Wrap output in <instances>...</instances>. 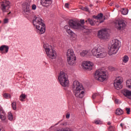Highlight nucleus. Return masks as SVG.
Here are the masks:
<instances>
[{
    "instance_id": "1",
    "label": "nucleus",
    "mask_w": 131,
    "mask_h": 131,
    "mask_svg": "<svg viewBox=\"0 0 131 131\" xmlns=\"http://www.w3.org/2000/svg\"><path fill=\"white\" fill-rule=\"evenodd\" d=\"M33 24L36 30L39 34H43L46 32V24L43 23V20L39 17L34 16Z\"/></svg>"
},
{
    "instance_id": "2",
    "label": "nucleus",
    "mask_w": 131,
    "mask_h": 131,
    "mask_svg": "<svg viewBox=\"0 0 131 131\" xmlns=\"http://www.w3.org/2000/svg\"><path fill=\"white\" fill-rule=\"evenodd\" d=\"M73 92L75 97L82 99L84 97V90L83 86L78 81H74L73 83Z\"/></svg>"
},
{
    "instance_id": "3",
    "label": "nucleus",
    "mask_w": 131,
    "mask_h": 131,
    "mask_svg": "<svg viewBox=\"0 0 131 131\" xmlns=\"http://www.w3.org/2000/svg\"><path fill=\"white\" fill-rule=\"evenodd\" d=\"M120 48V41L117 39H114L111 42V46L108 47V54L110 56L117 54Z\"/></svg>"
},
{
    "instance_id": "4",
    "label": "nucleus",
    "mask_w": 131,
    "mask_h": 131,
    "mask_svg": "<svg viewBox=\"0 0 131 131\" xmlns=\"http://www.w3.org/2000/svg\"><path fill=\"white\" fill-rule=\"evenodd\" d=\"M84 19H81L80 21L77 20L71 19L69 21V26H71L73 29H88V27H84Z\"/></svg>"
},
{
    "instance_id": "5",
    "label": "nucleus",
    "mask_w": 131,
    "mask_h": 131,
    "mask_svg": "<svg viewBox=\"0 0 131 131\" xmlns=\"http://www.w3.org/2000/svg\"><path fill=\"white\" fill-rule=\"evenodd\" d=\"M92 53L94 57L101 59L105 58L107 56V52L105 51V49L102 47H94L92 50Z\"/></svg>"
},
{
    "instance_id": "6",
    "label": "nucleus",
    "mask_w": 131,
    "mask_h": 131,
    "mask_svg": "<svg viewBox=\"0 0 131 131\" xmlns=\"http://www.w3.org/2000/svg\"><path fill=\"white\" fill-rule=\"evenodd\" d=\"M103 14L100 13L97 16H93V18H88L87 20H85L86 23H90L91 26H94V25H96V26H98L99 25L101 24V23H103L104 22V19L102 20V18H103Z\"/></svg>"
},
{
    "instance_id": "7",
    "label": "nucleus",
    "mask_w": 131,
    "mask_h": 131,
    "mask_svg": "<svg viewBox=\"0 0 131 131\" xmlns=\"http://www.w3.org/2000/svg\"><path fill=\"white\" fill-rule=\"evenodd\" d=\"M43 49L49 58H50V59H56L57 58V52L53 49V47L51 45L45 43Z\"/></svg>"
},
{
    "instance_id": "8",
    "label": "nucleus",
    "mask_w": 131,
    "mask_h": 131,
    "mask_svg": "<svg viewBox=\"0 0 131 131\" xmlns=\"http://www.w3.org/2000/svg\"><path fill=\"white\" fill-rule=\"evenodd\" d=\"M67 62L70 66H74L76 64V56L72 49H69L67 52Z\"/></svg>"
},
{
    "instance_id": "9",
    "label": "nucleus",
    "mask_w": 131,
    "mask_h": 131,
    "mask_svg": "<svg viewBox=\"0 0 131 131\" xmlns=\"http://www.w3.org/2000/svg\"><path fill=\"white\" fill-rule=\"evenodd\" d=\"M94 77L96 80L103 82L108 78V74L106 71L98 70L95 72Z\"/></svg>"
},
{
    "instance_id": "10",
    "label": "nucleus",
    "mask_w": 131,
    "mask_h": 131,
    "mask_svg": "<svg viewBox=\"0 0 131 131\" xmlns=\"http://www.w3.org/2000/svg\"><path fill=\"white\" fill-rule=\"evenodd\" d=\"M58 80L62 86H68L69 85V80L68 75L63 71H61L58 76Z\"/></svg>"
},
{
    "instance_id": "11",
    "label": "nucleus",
    "mask_w": 131,
    "mask_h": 131,
    "mask_svg": "<svg viewBox=\"0 0 131 131\" xmlns=\"http://www.w3.org/2000/svg\"><path fill=\"white\" fill-rule=\"evenodd\" d=\"M11 3L7 0H2L1 4V9L4 13L8 12L9 9L11 8L10 6Z\"/></svg>"
},
{
    "instance_id": "12",
    "label": "nucleus",
    "mask_w": 131,
    "mask_h": 131,
    "mask_svg": "<svg viewBox=\"0 0 131 131\" xmlns=\"http://www.w3.org/2000/svg\"><path fill=\"white\" fill-rule=\"evenodd\" d=\"M115 26L118 30H121V29L125 28L126 24H125L123 19H118L115 21Z\"/></svg>"
},
{
    "instance_id": "13",
    "label": "nucleus",
    "mask_w": 131,
    "mask_h": 131,
    "mask_svg": "<svg viewBox=\"0 0 131 131\" xmlns=\"http://www.w3.org/2000/svg\"><path fill=\"white\" fill-rule=\"evenodd\" d=\"M123 79L121 77H118L114 80V85L116 90H119L122 89V82Z\"/></svg>"
},
{
    "instance_id": "14",
    "label": "nucleus",
    "mask_w": 131,
    "mask_h": 131,
    "mask_svg": "<svg viewBox=\"0 0 131 131\" xmlns=\"http://www.w3.org/2000/svg\"><path fill=\"white\" fill-rule=\"evenodd\" d=\"M82 67L85 70L91 71V70H92L93 67H94V63L90 61H83L82 63Z\"/></svg>"
},
{
    "instance_id": "15",
    "label": "nucleus",
    "mask_w": 131,
    "mask_h": 131,
    "mask_svg": "<svg viewBox=\"0 0 131 131\" xmlns=\"http://www.w3.org/2000/svg\"><path fill=\"white\" fill-rule=\"evenodd\" d=\"M70 27L71 28H72L71 27V26H69V25H67L64 26V29L67 32V33H68V34H69V35H70V36L72 38H74V39H76V34H75L74 32H73L72 31H71Z\"/></svg>"
},
{
    "instance_id": "16",
    "label": "nucleus",
    "mask_w": 131,
    "mask_h": 131,
    "mask_svg": "<svg viewBox=\"0 0 131 131\" xmlns=\"http://www.w3.org/2000/svg\"><path fill=\"white\" fill-rule=\"evenodd\" d=\"M58 124H59V126H61V127H66V126H68L70 125V123H69V122L68 121L60 120L59 121L56 123L54 125L51 126L50 128H52L56 126V125H58Z\"/></svg>"
},
{
    "instance_id": "17",
    "label": "nucleus",
    "mask_w": 131,
    "mask_h": 131,
    "mask_svg": "<svg viewBox=\"0 0 131 131\" xmlns=\"http://www.w3.org/2000/svg\"><path fill=\"white\" fill-rule=\"evenodd\" d=\"M23 12L24 14H29L30 12V2L27 1L24 3Z\"/></svg>"
},
{
    "instance_id": "18",
    "label": "nucleus",
    "mask_w": 131,
    "mask_h": 131,
    "mask_svg": "<svg viewBox=\"0 0 131 131\" xmlns=\"http://www.w3.org/2000/svg\"><path fill=\"white\" fill-rule=\"evenodd\" d=\"M98 37L100 39H107L108 36L107 35V32L104 29H102L98 32Z\"/></svg>"
},
{
    "instance_id": "19",
    "label": "nucleus",
    "mask_w": 131,
    "mask_h": 131,
    "mask_svg": "<svg viewBox=\"0 0 131 131\" xmlns=\"http://www.w3.org/2000/svg\"><path fill=\"white\" fill-rule=\"evenodd\" d=\"M53 3V0H40V4L44 8H49Z\"/></svg>"
},
{
    "instance_id": "20",
    "label": "nucleus",
    "mask_w": 131,
    "mask_h": 131,
    "mask_svg": "<svg viewBox=\"0 0 131 131\" xmlns=\"http://www.w3.org/2000/svg\"><path fill=\"white\" fill-rule=\"evenodd\" d=\"M0 119L3 121L7 119V114H6L5 111L2 108L0 109Z\"/></svg>"
},
{
    "instance_id": "21",
    "label": "nucleus",
    "mask_w": 131,
    "mask_h": 131,
    "mask_svg": "<svg viewBox=\"0 0 131 131\" xmlns=\"http://www.w3.org/2000/svg\"><path fill=\"white\" fill-rule=\"evenodd\" d=\"M122 94L126 97V98H128V99H130L131 97V91L127 90H123L122 91Z\"/></svg>"
},
{
    "instance_id": "22",
    "label": "nucleus",
    "mask_w": 131,
    "mask_h": 131,
    "mask_svg": "<svg viewBox=\"0 0 131 131\" xmlns=\"http://www.w3.org/2000/svg\"><path fill=\"white\" fill-rule=\"evenodd\" d=\"M5 50V53H8L9 52V46L7 45H3L0 47V51L2 52Z\"/></svg>"
},
{
    "instance_id": "23",
    "label": "nucleus",
    "mask_w": 131,
    "mask_h": 131,
    "mask_svg": "<svg viewBox=\"0 0 131 131\" xmlns=\"http://www.w3.org/2000/svg\"><path fill=\"white\" fill-rule=\"evenodd\" d=\"M55 131H73L70 127H67L61 129L57 128Z\"/></svg>"
},
{
    "instance_id": "24",
    "label": "nucleus",
    "mask_w": 131,
    "mask_h": 131,
    "mask_svg": "<svg viewBox=\"0 0 131 131\" xmlns=\"http://www.w3.org/2000/svg\"><path fill=\"white\" fill-rule=\"evenodd\" d=\"M26 99V94H21L19 96V100L21 102H24L25 99Z\"/></svg>"
},
{
    "instance_id": "25",
    "label": "nucleus",
    "mask_w": 131,
    "mask_h": 131,
    "mask_svg": "<svg viewBox=\"0 0 131 131\" xmlns=\"http://www.w3.org/2000/svg\"><path fill=\"white\" fill-rule=\"evenodd\" d=\"M123 114V110L120 108H117L116 111V114L117 115H122Z\"/></svg>"
},
{
    "instance_id": "26",
    "label": "nucleus",
    "mask_w": 131,
    "mask_h": 131,
    "mask_svg": "<svg viewBox=\"0 0 131 131\" xmlns=\"http://www.w3.org/2000/svg\"><path fill=\"white\" fill-rule=\"evenodd\" d=\"M8 118L9 120L10 121H13V119H14V117L13 116V114H12V113L9 112L8 114Z\"/></svg>"
},
{
    "instance_id": "27",
    "label": "nucleus",
    "mask_w": 131,
    "mask_h": 131,
    "mask_svg": "<svg viewBox=\"0 0 131 131\" xmlns=\"http://www.w3.org/2000/svg\"><path fill=\"white\" fill-rule=\"evenodd\" d=\"M126 86L129 90H131V79H128L126 81Z\"/></svg>"
},
{
    "instance_id": "28",
    "label": "nucleus",
    "mask_w": 131,
    "mask_h": 131,
    "mask_svg": "<svg viewBox=\"0 0 131 131\" xmlns=\"http://www.w3.org/2000/svg\"><path fill=\"white\" fill-rule=\"evenodd\" d=\"M128 56L127 55H124V57L122 58V61L123 63H127L129 60Z\"/></svg>"
},
{
    "instance_id": "29",
    "label": "nucleus",
    "mask_w": 131,
    "mask_h": 131,
    "mask_svg": "<svg viewBox=\"0 0 131 131\" xmlns=\"http://www.w3.org/2000/svg\"><path fill=\"white\" fill-rule=\"evenodd\" d=\"M88 53H89V52L86 50H83V51H82L80 55V56H81V57H85V56H86V55H88Z\"/></svg>"
},
{
    "instance_id": "30",
    "label": "nucleus",
    "mask_w": 131,
    "mask_h": 131,
    "mask_svg": "<svg viewBox=\"0 0 131 131\" xmlns=\"http://www.w3.org/2000/svg\"><path fill=\"white\" fill-rule=\"evenodd\" d=\"M121 13L122 15H127L128 14V9L123 8Z\"/></svg>"
},
{
    "instance_id": "31",
    "label": "nucleus",
    "mask_w": 131,
    "mask_h": 131,
    "mask_svg": "<svg viewBox=\"0 0 131 131\" xmlns=\"http://www.w3.org/2000/svg\"><path fill=\"white\" fill-rule=\"evenodd\" d=\"M3 97L5 99H10V98H11V95L10 94H8V93L3 94Z\"/></svg>"
},
{
    "instance_id": "32",
    "label": "nucleus",
    "mask_w": 131,
    "mask_h": 131,
    "mask_svg": "<svg viewBox=\"0 0 131 131\" xmlns=\"http://www.w3.org/2000/svg\"><path fill=\"white\" fill-rule=\"evenodd\" d=\"M11 106H12V109H13L14 110H16L17 103H16V102H12L11 104Z\"/></svg>"
},
{
    "instance_id": "33",
    "label": "nucleus",
    "mask_w": 131,
    "mask_h": 131,
    "mask_svg": "<svg viewBox=\"0 0 131 131\" xmlns=\"http://www.w3.org/2000/svg\"><path fill=\"white\" fill-rule=\"evenodd\" d=\"M95 124H98L100 125L103 123V122H102V121H101L100 119H98L95 120Z\"/></svg>"
},
{
    "instance_id": "34",
    "label": "nucleus",
    "mask_w": 131,
    "mask_h": 131,
    "mask_svg": "<svg viewBox=\"0 0 131 131\" xmlns=\"http://www.w3.org/2000/svg\"><path fill=\"white\" fill-rule=\"evenodd\" d=\"M81 10H82L83 11H85V12H90V9H89V7H81Z\"/></svg>"
},
{
    "instance_id": "35",
    "label": "nucleus",
    "mask_w": 131,
    "mask_h": 131,
    "mask_svg": "<svg viewBox=\"0 0 131 131\" xmlns=\"http://www.w3.org/2000/svg\"><path fill=\"white\" fill-rule=\"evenodd\" d=\"M108 131H115V127L114 126H110L108 127Z\"/></svg>"
},
{
    "instance_id": "36",
    "label": "nucleus",
    "mask_w": 131,
    "mask_h": 131,
    "mask_svg": "<svg viewBox=\"0 0 131 131\" xmlns=\"http://www.w3.org/2000/svg\"><path fill=\"white\" fill-rule=\"evenodd\" d=\"M66 117L67 119H69V118H70V113H67L66 115Z\"/></svg>"
},
{
    "instance_id": "37",
    "label": "nucleus",
    "mask_w": 131,
    "mask_h": 131,
    "mask_svg": "<svg viewBox=\"0 0 131 131\" xmlns=\"http://www.w3.org/2000/svg\"><path fill=\"white\" fill-rule=\"evenodd\" d=\"M32 10H36V5H35V4H33L32 5Z\"/></svg>"
},
{
    "instance_id": "38",
    "label": "nucleus",
    "mask_w": 131,
    "mask_h": 131,
    "mask_svg": "<svg viewBox=\"0 0 131 131\" xmlns=\"http://www.w3.org/2000/svg\"><path fill=\"white\" fill-rule=\"evenodd\" d=\"M126 111L127 114H129V113H130V108H126Z\"/></svg>"
},
{
    "instance_id": "39",
    "label": "nucleus",
    "mask_w": 131,
    "mask_h": 131,
    "mask_svg": "<svg viewBox=\"0 0 131 131\" xmlns=\"http://www.w3.org/2000/svg\"><path fill=\"white\" fill-rule=\"evenodd\" d=\"M97 96H98V94L97 93L93 94V96H92L93 99H95L96 97H97Z\"/></svg>"
},
{
    "instance_id": "40",
    "label": "nucleus",
    "mask_w": 131,
    "mask_h": 131,
    "mask_svg": "<svg viewBox=\"0 0 131 131\" xmlns=\"http://www.w3.org/2000/svg\"><path fill=\"white\" fill-rule=\"evenodd\" d=\"M65 8H67V9H68L69 8V4L66 3L64 5Z\"/></svg>"
},
{
    "instance_id": "41",
    "label": "nucleus",
    "mask_w": 131,
    "mask_h": 131,
    "mask_svg": "<svg viewBox=\"0 0 131 131\" xmlns=\"http://www.w3.org/2000/svg\"><path fill=\"white\" fill-rule=\"evenodd\" d=\"M8 22H9V19L5 18L4 19V23L7 24V23H8Z\"/></svg>"
},
{
    "instance_id": "42",
    "label": "nucleus",
    "mask_w": 131,
    "mask_h": 131,
    "mask_svg": "<svg viewBox=\"0 0 131 131\" xmlns=\"http://www.w3.org/2000/svg\"><path fill=\"white\" fill-rule=\"evenodd\" d=\"M115 102L116 104H118V99H116L115 100Z\"/></svg>"
},
{
    "instance_id": "43",
    "label": "nucleus",
    "mask_w": 131,
    "mask_h": 131,
    "mask_svg": "<svg viewBox=\"0 0 131 131\" xmlns=\"http://www.w3.org/2000/svg\"><path fill=\"white\" fill-rule=\"evenodd\" d=\"M120 126H121V127H122V128H123V123H121V124H120Z\"/></svg>"
},
{
    "instance_id": "44",
    "label": "nucleus",
    "mask_w": 131,
    "mask_h": 131,
    "mask_svg": "<svg viewBox=\"0 0 131 131\" xmlns=\"http://www.w3.org/2000/svg\"><path fill=\"white\" fill-rule=\"evenodd\" d=\"M107 124H108V125H110V124H111V122H108L107 123Z\"/></svg>"
},
{
    "instance_id": "45",
    "label": "nucleus",
    "mask_w": 131,
    "mask_h": 131,
    "mask_svg": "<svg viewBox=\"0 0 131 131\" xmlns=\"http://www.w3.org/2000/svg\"><path fill=\"white\" fill-rule=\"evenodd\" d=\"M90 7H93V5H90Z\"/></svg>"
},
{
    "instance_id": "46",
    "label": "nucleus",
    "mask_w": 131,
    "mask_h": 131,
    "mask_svg": "<svg viewBox=\"0 0 131 131\" xmlns=\"http://www.w3.org/2000/svg\"><path fill=\"white\" fill-rule=\"evenodd\" d=\"M117 8H118V7H119V6H117Z\"/></svg>"
},
{
    "instance_id": "47",
    "label": "nucleus",
    "mask_w": 131,
    "mask_h": 131,
    "mask_svg": "<svg viewBox=\"0 0 131 131\" xmlns=\"http://www.w3.org/2000/svg\"><path fill=\"white\" fill-rule=\"evenodd\" d=\"M111 6H112V4H111Z\"/></svg>"
},
{
    "instance_id": "48",
    "label": "nucleus",
    "mask_w": 131,
    "mask_h": 131,
    "mask_svg": "<svg viewBox=\"0 0 131 131\" xmlns=\"http://www.w3.org/2000/svg\"><path fill=\"white\" fill-rule=\"evenodd\" d=\"M111 6H112V4H111Z\"/></svg>"
}]
</instances>
